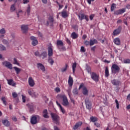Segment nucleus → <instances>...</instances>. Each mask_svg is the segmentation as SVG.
<instances>
[{
  "label": "nucleus",
  "instance_id": "29",
  "mask_svg": "<svg viewBox=\"0 0 130 130\" xmlns=\"http://www.w3.org/2000/svg\"><path fill=\"white\" fill-rule=\"evenodd\" d=\"M95 43H97V40L94 39L93 40H90L89 41V45L90 46H92Z\"/></svg>",
  "mask_w": 130,
  "mask_h": 130
},
{
  "label": "nucleus",
  "instance_id": "39",
  "mask_svg": "<svg viewBox=\"0 0 130 130\" xmlns=\"http://www.w3.org/2000/svg\"><path fill=\"white\" fill-rule=\"evenodd\" d=\"M30 11H31V7H30V5H28L27 10H26V13H27V15L30 14Z\"/></svg>",
  "mask_w": 130,
  "mask_h": 130
},
{
  "label": "nucleus",
  "instance_id": "46",
  "mask_svg": "<svg viewBox=\"0 0 130 130\" xmlns=\"http://www.w3.org/2000/svg\"><path fill=\"white\" fill-rule=\"evenodd\" d=\"M84 44L86 46H88L90 45V42H89L88 41H85L84 42Z\"/></svg>",
  "mask_w": 130,
  "mask_h": 130
},
{
  "label": "nucleus",
  "instance_id": "54",
  "mask_svg": "<svg viewBox=\"0 0 130 130\" xmlns=\"http://www.w3.org/2000/svg\"><path fill=\"white\" fill-rule=\"evenodd\" d=\"M12 119L13 121H17L18 119H17V117H16V116H13L12 117Z\"/></svg>",
  "mask_w": 130,
  "mask_h": 130
},
{
  "label": "nucleus",
  "instance_id": "60",
  "mask_svg": "<svg viewBox=\"0 0 130 130\" xmlns=\"http://www.w3.org/2000/svg\"><path fill=\"white\" fill-rule=\"evenodd\" d=\"M83 87H84V84L83 83H81L80 84V85L79 86V90H80V89H82V88H83Z\"/></svg>",
  "mask_w": 130,
  "mask_h": 130
},
{
  "label": "nucleus",
  "instance_id": "12",
  "mask_svg": "<svg viewBox=\"0 0 130 130\" xmlns=\"http://www.w3.org/2000/svg\"><path fill=\"white\" fill-rule=\"evenodd\" d=\"M85 104L86 108L88 109V110H91V108H92V104L90 102V101H89L88 98L85 99Z\"/></svg>",
  "mask_w": 130,
  "mask_h": 130
},
{
  "label": "nucleus",
  "instance_id": "28",
  "mask_svg": "<svg viewBox=\"0 0 130 130\" xmlns=\"http://www.w3.org/2000/svg\"><path fill=\"white\" fill-rule=\"evenodd\" d=\"M114 43L115 44H116V45H120V40L119 38H117L114 39Z\"/></svg>",
  "mask_w": 130,
  "mask_h": 130
},
{
  "label": "nucleus",
  "instance_id": "14",
  "mask_svg": "<svg viewBox=\"0 0 130 130\" xmlns=\"http://www.w3.org/2000/svg\"><path fill=\"white\" fill-rule=\"evenodd\" d=\"M37 67L38 68V69L39 70H41V71H42L43 72V73H44V72H45L46 70H45V67H44V66H43V64L41 63H38L37 64Z\"/></svg>",
  "mask_w": 130,
  "mask_h": 130
},
{
  "label": "nucleus",
  "instance_id": "62",
  "mask_svg": "<svg viewBox=\"0 0 130 130\" xmlns=\"http://www.w3.org/2000/svg\"><path fill=\"white\" fill-rule=\"evenodd\" d=\"M87 1L88 4H89V5H91V2H94V1L95 0H87Z\"/></svg>",
  "mask_w": 130,
  "mask_h": 130
},
{
  "label": "nucleus",
  "instance_id": "37",
  "mask_svg": "<svg viewBox=\"0 0 130 130\" xmlns=\"http://www.w3.org/2000/svg\"><path fill=\"white\" fill-rule=\"evenodd\" d=\"M90 119L92 122H95V121H97L98 119L96 117H91Z\"/></svg>",
  "mask_w": 130,
  "mask_h": 130
},
{
  "label": "nucleus",
  "instance_id": "58",
  "mask_svg": "<svg viewBox=\"0 0 130 130\" xmlns=\"http://www.w3.org/2000/svg\"><path fill=\"white\" fill-rule=\"evenodd\" d=\"M35 55H36V56H41L40 54H39V51H36L35 52Z\"/></svg>",
  "mask_w": 130,
  "mask_h": 130
},
{
  "label": "nucleus",
  "instance_id": "59",
  "mask_svg": "<svg viewBox=\"0 0 130 130\" xmlns=\"http://www.w3.org/2000/svg\"><path fill=\"white\" fill-rule=\"evenodd\" d=\"M49 20L50 21V22H53V17H52V16H50L49 17Z\"/></svg>",
  "mask_w": 130,
  "mask_h": 130
},
{
  "label": "nucleus",
  "instance_id": "13",
  "mask_svg": "<svg viewBox=\"0 0 130 130\" xmlns=\"http://www.w3.org/2000/svg\"><path fill=\"white\" fill-rule=\"evenodd\" d=\"M28 83L30 87H34V86H35V82L32 77L28 78Z\"/></svg>",
  "mask_w": 130,
  "mask_h": 130
},
{
  "label": "nucleus",
  "instance_id": "8",
  "mask_svg": "<svg viewBox=\"0 0 130 130\" xmlns=\"http://www.w3.org/2000/svg\"><path fill=\"white\" fill-rule=\"evenodd\" d=\"M3 66H4V67H6V68H8V69H10V70H12L13 69V65L11 62L8 61H4L2 62Z\"/></svg>",
  "mask_w": 130,
  "mask_h": 130
},
{
  "label": "nucleus",
  "instance_id": "44",
  "mask_svg": "<svg viewBox=\"0 0 130 130\" xmlns=\"http://www.w3.org/2000/svg\"><path fill=\"white\" fill-rule=\"evenodd\" d=\"M6 33V29L4 28H3L0 30V34H5Z\"/></svg>",
  "mask_w": 130,
  "mask_h": 130
},
{
  "label": "nucleus",
  "instance_id": "4",
  "mask_svg": "<svg viewBox=\"0 0 130 130\" xmlns=\"http://www.w3.org/2000/svg\"><path fill=\"white\" fill-rule=\"evenodd\" d=\"M78 17L80 21H83L84 19H85L86 21L88 22L89 21V16L88 15H85V14L80 13L78 15Z\"/></svg>",
  "mask_w": 130,
  "mask_h": 130
},
{
  "label": "nucleus",
  "instance_id": "36",
  "mask_svg": "<svg viewBox=\"0 0 130 130\" xmlns=\"http://www.w3.org/2000/svg\"><path fill=\"white\" fill-rule=\"evenodd\" d=\"M116 8V5L115 4H112L111 6V12H113L114 10Z\"/></svg>",
  "mask_w": 130,
  "mask_h": 130
},
{
  "label": "nucleus",
  "instance_id": "21",
  "mask_svg": "<svg viewBox=\"0 0 130 130\" xmlns=\"http://www.w3.org/2000/svg\"><path fill=\"white\" fill-rule=\"evenodd\" d=\"M52 46L48 47V56H52L53 54V50L52 49Z\"/></svg>",
  "mask_w": 130,
  "mask_h": 130
},
{
  "label": "nucleus",
  "instance_id": "55",
  "mask_svg": "<svg viewBox=\"0 0 130 130\" xmlns=\"http://www.w3.org/2000/svg\"><path fill=\"white\" fill-rule=\"evenodd\" d=\"M94 17H95V15L94 14H91L89 16L90 20H93V19H94Z\"/></svg>",
  "mask_w": 130,
  "mask_h": 130
},
{
  "label": "nucleus",
  "instance_id": "63",
  "mask_svg": "<svg viewBox=\"0 0 130 130\" xmlns=\"http://www.w3.org/2000/svg\"><path fill=\"white\" fill-rule=\"evenodd\" d=\"M66 40L67 43H68L69 44H71V41H70V40H69V39L66 38Z\"/></svg>",
  "mask_w": 130,
  "mask_h": 130
},
{
  "label": "nucleus",
  "instance_id": "64",
  "mask_svg": "<svg viewBox=\"0 0 130 130\" xmlns=\"http://www.w3.org/2000/svg\"><path fill=\"white\" fill-rule=\"evenodd\" d=\"M127 100H128V101H130V94L127 95Z\"/></svg>",
  "mask_w": 130,
  "mask_h": 130
},
{
  "label": "nucleus",
  "instance_id": "25",
  "mask_svg": "<svg viewBox=\"0 0 130 130\" xmlns=\"http://www.w3.org/2000/svg\"><path fill=\"white\" fill-rule=\"evenodd\" d=\"M2 123L5 126L9 127L10 126V121L8 119H4L2 120Z\"/></svg>",
  "mask_w": 130,
  "mask_h": 130
},
{
  "label": "nucleus",
  "instance_id": "40",
  "mask_svg": "<svg viewBox=\"0 0 130 130\" xmlns=\"http://www.w3.org/2000/svg\"><path fill=\"white\" fill-rule=\"evenodd\" d=\"M48 61L49 63H50V64H51V66H52V64H53V63L54 62V61H53L52 58H49Z\"/></svg>",
  "mask_w": 130,
  "mask_h": 130
},
{
  "label": "nucleus",
  "instance_id": "31",
  "mask_svg": "<svg viewBox=\"0 0 130 130\" xmlns=\"http://www.w3.org/2000/svg\"><path fill=\"white\" fill-rule=\"evenodd\" d=\"M71 37L73 38V39H77V38H78V34L75 32H73L71 34Z\"/></svg>",
  "mask_w": 130,
  "mask_h": 130
},
{
  "label": "nucleus",
  "instance_id": "24",
  "mask_svg": "<svg viewBox=\"0 0 130 130\" xmlns=\"http://www.w3.org/2000/svg\"><path fill=\"white\" fill-rule=\"evenodd\" d=\"M43 116L44 117V118H49L47 110L45 109L43 111Z\"/></svg>",
  "mask_w": 130,
  "mask_h": 130
},
{
  "label": "nucleus",
  "instance_id": "6",
  "mask_svg": "<svg viewBox=\"0 0 130 130\" xmlns=\"http://www.w3.org/2000/svg\"><path fill=\"white\" fill-rule=\"evenodd\" d=\"M39 119H40L39 116H34L31 118L30 123L31 124H36V123H37V120H39Z\"/></svg>",
  "mask_w": 130,
  "mask_h": 130
},
{
  "label": "nucleus",
  "instance_id": "33",
  "mask_svg": "<svg viewBox=\"0 0 130 130\" xmlns=\"http://www.w3.org/2000/svg\"><path fill=\"white\" fill-rule=\"evenodd\" d=\"M13 69L15 70L17 75H19V74H20V72H21V69L16 67H14Z\"/></svg>",
  "mask_w": 130,
  "mask_h": 130
},
{
  "label": "nucleus",
  "instance_id": "42",
  "mask_svg": "<svg viewBox=\"0 0 130 130\" xmlns=\"http://www.w3.org/2000/svg\"><path fill=\"white\" fill-rule=\"evenodd\" d=\"M73 94H74V95H78V89L77 88H75L73 91Z\"/></svg>",
  "mask_w": 130,
  "mask_h": 130
},
{
  "label": "nucleus",
  "instance_id": "23",
  "mask_svg": "<svg viewBox=\"0 0 130 130\" xmlns=\"http://www.w3.org/2000/svg\"><path fill=\"white\" fill-rule=\"evenodd\" d=\"M56 103L57 104V105L58 106L60 110L61 111V112L62 113H66V110H64V109L63 108H62V107L61 106V105H60V104H59L58 103V102L56 101Z\"/></svg>",
  "mask_w": 130,
  "mask_h": 130
},
{
  "label": "nucleus",
  "instance_id": "18",
  "mask_svg": "<svg viewBox=\"0 0 130 130\" xmlns=\"http://www.w3.org/2000/svg\"><path fill=\"white\" fill-rule=\"evenodd\" d=\"M7 81L8 82V85L12 86V87H16V83L14 82L13 79H7Z\"/></svg>",
  "mask_w": 130,
  "mask_h": 130
},
{
  "label": "nucleus",
  "instance_id": "27",
  "mask_svg": "<svg viewBox=\"0 0 130 130\" xmlns=\"http://www.w3.org/2000/svg\"><path fill=\"white\" fill-rule=\"evenodd\" d=\"M61 15L62 18H67L68 17V13H67V10L64 9L63 11L61 12Z\"/></svg>",
  "mask_w": 130,
  "mask_h": 130
},
{
  "label": "nucleus",
  "instance_id": "26",
  "mask_svg": "<svg viewBox=\"0 0 130 130\" xmlns=\"http://www.w3.org/2000/svg\"><path fill=\"white\" fill-rule=\"evenodd\" d=\"M56 45L58 48H59V46H63V42L61 40H58L56 42Z\"/></svg>",
  "mask_w": 130,
  "mask_h": 130
},
{
  "label": "nucleus",
  "instance_id": "10",
  "mask_svg": "<svg viewBox=\"0 0 130 130\" xmlns=\"http://www.w3.org/2000/svg\"><path fill=\"white\" fill-rule=\"evenodd\" d=\"M121 26H119L118 28L116 29H115L113 32V35L114 36H116L117 35H118L120 34V32H121Z\"/></svg>",
  "mask_w": 130,
  "mask_h": 130
},
{
  "label": "nucleus",
  "instance_id": "41",
  "mask_svg": "<svg viewBox=\"0 0 130 130\" xmlns=\"http://www.w3.org/2000/svg\"><path fill=\"white\" fill-rule=\"evenodd\" d=\"M13 63H14V64H17V66H20V63H19V62L17 60V59H16V58H14V62H13Z\"/></svg>",
  "mask_w": 130,
  "mask_h": 130
},
{
  "label": "nucleus",
  "instance_id": "17",
  "mask_svg": "<svg viewBox=\"0 0 130 130\" xmlns=\"http://www.w3.org/2000/svg\"><path fill=\"white\" fill-rule=\"evenodd\" d=\"M16 15L17 18H21V17H23V15H24V11L21 10H18V11L16 12Z\"/></svg>",
  "mask_w": 130,
  "mask_h": 130
},
{
  "label": "nucleus",
  "instance_id": "35",
  "mask_svg": "<svg viewBox=\"0 0 130 130\" xmlns=\"http://www.w3.org/2000/svg\"><path fill=\"white\" fill-rule=\"evenodd\" d=\"M76 68H77V63L75 62L72 65L73 73L75 74L76 71Z\"/></svg>",
  "mask_w": 130,
  "mask_h": 130
},
{
  "label": "nucleus",
  "instance_id": "61",
  "mask_svg": "<svg viewBox=\"0 0 130 130\" xmlns=\"http://www.w3.org/2000/svg\"><path fill=\"white\" fill-rule=\"evenodd\" d=\"M23 4H28L29 3V0H23Z\"/></svg>",
  "mask_w": 130,
  "mask_h": 130
},
{
  "label": "nucleus",
  "instance_id": "49",
  "mask_svg": "<svg viewBox=\"0 0 130 130\" xmlns=\"http://www.w3.org/2000/svg\"><path fill=\"white\" fill-rule=\"evenodd\" d=\"M22 102H23V103H25V102H26V96H25L24 95H22Z\"/></svg>",
  "mask_w": 130,
  "mask_h": 130
},
{
  "label": "nucleus",
  "instance_id": "43",
  "mask_svg": "<svg viewBox=\"0 0 130 130\" xmlns=\"http://www.w3.org/2000/svg\"><path fill=\"white\" fill-rule=\"evenodd\" d=\"M124 63H130V59H125L123 60Z\"/></svg>",
  "mask_w": 130,
  "mask_h": 130
},
{
  "label": "nucleus",
  "instance_id": "2",
  "mask_svg": "<svg viewBox=\"0 0 130 130\" xmlns=\"http://www.w3.org/2000/svg\"><path fill=\"white\" fill-rule=\"evenodd\" d=\"M50 114L54 122H55V123H56V124H57V123H58L59 121V119H60L59 116H58L57 114L54 113H51Z\"/></svg>",
  "mask_w": 130,
  "mask_h": 130
},
{
  "label": "nucleus",
  "instance_id": "56",
  "mask_svg": "<svg viewBox=\"0 0 130 130\" xmlns=\"http://www.w3.org/2000/svg\"><path fill=\"white\" fill-rule=\"evenodd\" d=\"M94 124L96 126V127H100L101 126L100 123L98 122H94Z\"/></svg>",
  "mask_w": 130,
  "mask_h": 130
},
{
  "label": "nucleus",
  "instance_id": "51",
  "mask_svg": "<svg viewBox=\"0 0 130 130\" xmlns=\"http://www.w3.org/2000/svg\"><path fill=\"white\" fill-rule=\"evenodd\" d=\"M12 96L13 98H17V97H18V94L16 92H13L12 93Z\"/></svg>",
  "mask_w": 130,
  "mask_h": 130
},
{
  "label": "nucleus",
  "instance_id": "19",
  "mask_svg": "<svg viewBox=\"0 0 130 130\" xmlns=\"http://www.w3.org/2000/svg\"><path fill=\"white\" fill-rule=\"evenodd\" d=\"M74 84V79L72 76H70L68 80V85L69 87H73V84Z\"/></svg>",
  "mask_w": 130,
  "mask_h": 130
},
{
  "label": "nucleus",
  "instance_id": "50",
  "mask_svg": "<svg viewBox=\"0 0 130 130\" xmlns=\"http://www.w3.org/2000/svg\"><path fill=\"white\" fill-rule=\"evenodd\" d=\"M80 51H81V52H85L86 51V49H85V47L83 46H82L80 49Z\"/></svg>",
  "mask_w": 130,
  "mask_h": 130
},
{
  "label": "nucleus",
  "instance_id": "9",
  "mask_svg": "<svg viewBox=\"0 0 130 130\" xmlns=\"http://www.w3.org/2000/svg\"><path fill=\"white\" fill-rule=\"evenodd\" d=\"M125 11H126V9L125 8H122L121 9H119L114 11V14L115 15H117V16H118V15H121V14L125 13Z\"/></svg>",
  "mask_w": 130,
  "mask_h": 130
},
{
  "label": "nucleus",
  "instance_id": "22",
  "mask_svg": "<svg viewBox=\"0 0 130 130\" xmlns=\"http://www.w3.org/2000/svg\"><path fill=\"white\" fill-rule=\"evenodd\" d=\"M88 93L89 91L88 90V89H87V87L84 86L82 88V93L83 94V95L87 96Z\"/></svg>",
  "mask_w": 130,
  "mask_h": 130
},
{
  "label": "nucleus",
  "instance_id": "53",
  "mask_svg": "<svg viewBox=\"0 0 130 130\" xmlns=\"http://www.w3.org/2000/svg\"><path fill=\"white\" fill-rule=\"evenodd\" d=\"M86 71L88 72V73H89L91 74V68L87 67L86 68Z\"/></svg>",
  "mask_w": 130,
  "mask_h": 130
},
{
  "label": "nucleus",
  "instance_id": "16",
  "mask_svg": "<svg viewBox=\"0 0 130 130\" xmlns=\"http://www.w3.org/2000/svg\"><path fill=\"white\" fill-rule=\"evenodd\" d=\"M21 28L23 33H27V32H28V30L29 29L28 25L23 24L21 25Z\"/></svg>",
  "mask_w": 130,
  "mask_h": 130
},
{
  "label": "nucleus",
  "instance_id": "52",
  "mask_svg": "<svg viewBox=\"0 0 130 130\" xmlns=\"http://www.w3.org/2000/svg\"><path fill=\"white\" fill-rule=\"evenodd\" d=\"M67 69H68V64H66L65 67L62 69L61 71L62 72H66V71H67Z\"/></svg>",
  "mask_w": 130,
  "mask_h": 130
},
{
  "label": "nucleus",
  "instance_id": "48",
  "mask_svg": "<svg viewBox=\"0 0 130 130\" xmlns=\"http://www.w3.org/2000/svg\"><path fill=\"white\" fill-rule=\"evenodd\" d=\"M0 50H6V47L3 45H0Z\"/></svg>",
  "mask_w": 130,
  "mask_h": 130
},
{
  "label": "nucleus",
  "instance_id": "20",
  "mask_svg": "<svg viewBox=\"0 0 130 130\" xmlns=\"http://www.w3.org/2000/svg\"><path fill=\"white\" fill-rule=\"evenodd\" d=\"M82 124H83V123L81 121L78 122L77 123H76L75 124V125L73 127V129H74V130L77 129V128H79V127H80V126H81Z\"/></svg>",
  "mask_w": 130,
  "mask_h": 130
},
{
  "label": "nucleus",
  "instance_id": "47",
  "mask_svg": "<svg viewBox=\"0 0 130 130\" xmlns=\"http://www.w3.org/2000/svg\"><path fill=\"white\" fill-rule=\"evenodd\" d=\"M2 100L4 104H5V105H7V102L6 101V98H5V97L2 98Z\"/></svg>",
  "mask_w": 130,
  "mask_h": 130
},
{
  "label": "nucleus",
  "instance_id": "32",
  "mask_svg": "<svg viewBox=\"0 0 130 130\" xmlns=\"http://www.w3.org/2000/svg\"><path fill=\"white\" fill-rule=\"evenodd\" d=\"M16 11V5L13 4L11 5V8H10V12H15Z\"/></svg>",
  "mask_w": 130,
  "mask_h": 130
},
{
  "label": "nucleus",
  "instance_id": "3",
  "mask_svg": "<svg viewBox=\"0 0 130 130\" xmlns=\"http://www.w3.org/2000/svg\"><path fill=\"white\" fill-rule=\"evenodd\" d=\"M90 77L91 79L95 82V83H98L99 82V75L96 74L95 72L90 73Z\"/></svg>",
  "mask_w": 130,
  "mask_h": 130
},
{
  "label": "nucleus",
  "instance_id": "5",
  "mask_svg": "<svg viewBox=\"0 0 130 130\" xmlns=\"http://www.w3.org/2000/svg\"><path fill=\"white\" fill-rule=\"evenodd\" d=\"M57 97H60L62 98L63 99L62 105H63V106H68V105H69V101L68 100V98H67L66 95H57Z\"/></svg>",
  "mask_w": 130,
  "mask_h": 130
},
{
  "label": "nucleus",
  "instance_id": "38",
  "mask_svg": "<svg viewBox=\"0 0 130 130\" xmlns=\"http://www.w3.org/2000/svg\"><path fill=\"white\" fill-rule=\"evenodd\" d=\"M40 56H42L43 58H45L47 56V53L46 52H43Z\"/></svg>",
  "mask_w": 130,
  "mask_h": 130
},
{
  "label": "nucleus",
  "instance_id": "11",
  "mask_svg": "<svg viewBox=\"0 0 130 130\" xmlns=\"http://www.w3.org/2000/svg\"><path fill=\"white\" fill-rule=\"evenodd\" d=\"M30 40L31 41V44L33 46H36L38 44V41L36 37L34 36L30 37Z\"/></svg>",
  "mask_w": 130,
  "mask_h": 130
},
{
  "label": "nucleus",
  "instance_id": "57",
  "mask_svg": "<svg viewBox=\"0 0 130 130\" xmlns=\"http://www.w3.org/2000/svg\"><path fill=\"white\" fill-rule=\"evenodd\" d=\"M95 49H96V46H93V47L90 48V50L91 51L94 52Z\"/></svg>",
  "mask_w": 130,
  "mask_h": 130
},
{
  "label": "nucleus",
  "instance_id": "7",
  "mask_svg": "<svg viewBox=\"0 0 130 130\" xmlns=\"http://www.w3.org/2000/svg\"><path fill=\"white\" fill-rule=\"evenodd\" d=\"M28 93L29 95L31 96L32 98H36L37 96H38V93L37 92H34V90H33V89L30 88L28 89Z\"/></svg>",
  "mask_w": 130,
  "mask_h": 130
},
{
  "label": "nucleus",
  "instance_id": "15",
  "mask_svg": "<svg viewBox=\"0 0 130 130\" xmlns=\"http://www.w3.org/2000/svg\"><path fill=\"white\" fill-rule=\"evenodd\" d=\"M111 82L114 86H119L120 85V81L117 79H113L111 81Z\"/></svg>",
  "mask_w": 130,
  "mask_h": 130
},
{
  "label": "nucleus",
  "instance_id": "34",
  "mask_svg": "<svg viewBox=\"0 0 130 130\" xmlns=\"http://www.w3.org/2000/svg\"><path fill=\"white\" fill-rule=\"evenodd\" d=\"M67 92L70 98H71V96H72V87L69 86L68 89L67 90Z\"/></svg>",
  "mask_w": 130,
  "mask_h": 130
},
{
  "label": "nucleus",
  "instance_id": "45",
  "mask_svg": "<svg viewBox=\"0 0 130 130\" xmlns=\"http://www.w3.org/2000/svg\"><path fill=\"white\" fill-rule=\"evenodd\" d=\"M115 103L116 104V108L117 109H119V103H118V101H117V100H115Z\"/></svg>",
  "mask_w": 130,
  "mask_h": 130
},
{
  "label": "nucleus",
  "instance_id": "1",
  "mask_svg": "<svg viewBox=\"0 0 130 130\" xmlns=\"http://www.w3.org/2000/svg\"><path fill=\"white\" fill-rule=\"evenodd\" d=\"M120 68L116 64H113L111 67L112 74H117L119 73Z\"/></svg>",
  "mask_w": 130,
  "mask_h": 130
},
{
  "label": "nucleus",
  "instance_id": "30",
  "mask_svg": "<svg viewBox=\"0 0 130 130\" xmlns=\"http://www.w3.org/2000/svg\"><path fill=\"white\" fill-rule=\"evenodd\" d=\"M105 76L107 78L109 77V70L108 69V67H106L105 68Z\"/></svg>",
  "mask_w": 130,
  "mask_h": 130
}]
</instances>
